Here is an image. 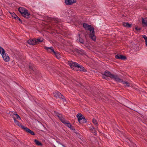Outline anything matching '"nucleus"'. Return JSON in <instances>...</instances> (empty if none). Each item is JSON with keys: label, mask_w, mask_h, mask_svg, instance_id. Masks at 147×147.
Returning a JSON list of instances; mask_svg holds the SVG:
<instances>
[{"label": "nucleus", "mask_w": 147, "mask_h": 147, "mask_svg": "<svg viewBox=\"0 0 147 147\" xmlns=\"http://www.w3.org/2000/svg\"><path fill=\"white\" fill-rule=\"evenodd\" d=\"M91 25H89L86 23L83 24V26L84 28L86 30H87L88 29L90 26Z\"/></svg>", "instance_id": "nucleus-21"}, {"label": "nucleus", "mask_w": 147, "mask_h": 147, "mask_svg": "<svg viewBox=\"0 0 147 147\" xmlns=\"http://www.w3.org/2000/svg\"><path fill=\"white\" fill-rule=\"evenodd\" d=\"M104 76L103 75V76H102V78H103V79H106L107 80V79L106 78H107V77L106 76Z\"/></svg>", "instance_id": "nucleus-37"}, {"label": "nucleus", "mask_w": 147, "mask_h": 147, "mask_svg": "<svg viewBox=\"0 0 147 147\" xmlns=\"http://www.w3.org/2000/svg\"><path fill=\"white\" fill-rule=\"evenodd\" d=\"M146 42V45L147 46V41L146 42Z\"/></svg>", "instance_id": "nucleus-39"}, {"label": "nucleus", "mask_w": 147, "mask_h": 147, "mask_svg": "<svg viewBox=\"0 0 147 147\" xmlns=\"http://www.w3.org/2000/svg\"><path fill=\"white\" fill-rule=\"evenodd\" d=\"M135 29L136 30H141V28H138V27H137L135 28Z\"/></svg>", "instance_id": "nucleus-35"}, {"label": "nucleus", "mask_w": 147, "mask_h": 147, "mask_svg": "<svg viewBox=\"0 0 147 147\" xmlns=\"http://www.w3.org/2000/svg\"><path fill=\"white\" fill-rule=\"evenodd\" d=\"M119 80H116V82H122L125 86H129V83L127 81H124L122 79H121L119 78Z\"/></svg>", "instance_id": "nucleus-11"}, {"label": "nucleus", "mask_w": 147, "mask_h": 147, "mask_svg": "<svg viewBox=\"0 0 147 147\" xmlns=\"http://www.w3.org/2000/svg\"><path fill=\"white\" fill-rule=\"evenodd\" d=\"M55 57L58 59H60L61 57V55L58 52L55 51L53 53Z\"/></svg>", "instance_id": "nucleus-18"}, {"label": "nucleus", "mask_w": 147, "mask_h": 147, "mask_svg": "<svg viewBox=\"0 0 147 147\" xmlns=\"http://www.w3.org/2000/svg\"><path fill=\"white\" fill-rule=\"evenodd\" d=\"M87 30L90 31L89 37L93 41H95L96 40V37L94 34V28L91 25H90V26L89 27V28Z\"/></svg>", "instance_id": "nucleus-4"}, {"label": "nucleus", "mask_w": 147, "mask_h": 147, "mask_svg": "<svg viewBox=\"0 0 147 147\" xmlns=\"http://www.w3.org/2000/svg\"><path fill=\"white\" fill-rule=\"evenodd\" d=\"M68 64L71 68L74 69V67L77 68V71H79L86 72L87 70L82 65L79 64L76 62H73L72 61H69L68 62Z\"/></svg>", "instance_id": "nucleus-1"}, {"label": "nucleus", "mask_w": 147, "mask_h": 147, "mask_svg": "<svg viewBox=\"0 0 147 147\" xmlns=\"http://www.w3.org/2000/svg\"><path fill=\"white\" fill-rule=\"evenodd\" d=\"M65 125L69 128H71V127L72 126V125L69 123V121H67Z\"/></svg>", "instance_id": "nucleus-27"}, {"label": "nucleus", "mask_w": 147, "mask_h": 147, "mask_svg": "<svg viewBox=\"0 0 147 147\" xmlns=\"http://www.w3.org/2000/svg\"><path fill=\"white\" fill-rule=\"evenodd\" d=\"M74 132L76 133L78 136V135L79 136H80V134L77 132V131L75 130V129H74Z\"/></svg>", "instance_id": "nucleus-33"}, {"label": "nucleus", "mask_w": 147, "mask_h": 147, "mask_svg": "<svg viewBox=\"0 0 147 147\" xmlns=\"http://www.w3.org/2000/svg\"><path fill=\"white\" fill-rule=\"evenodd\" d=\"M26 131L27 133L30 134L32 135H35V133L33 131L31 130L28 128L25 127L23 129Z\"/></svg>", "instance_id": "nucleus-12"}, {"label": "nucleus", "mask_w": 147, "mask_h": 147, "mask_svg": "<svg viewBox=\"0 0 147 147\" xmlns=\"http://www.w3.org/2000/svg\"><path fill=\"white\" fill-rule=\"evenodd\" d=\"M84 117L82 114L79 113L76 116V117L77 118L78 120L79 123H80L81 121V120Z\"/></svg>", "instance_id": "nucleus-16"}, {"label": "nucleus", "mask_w": 147, "mask_h": 147, "mask_svg": "<svg viewBox=\"0 0 147 147\" xmlns=\"http://www.w3.org/2000/svg\"><path fill=\"white\" fill-rule=\"evenodd\" d=\"M11 14V16L13 18L15 19H17V17L18 16L15 14V13H11L9 12Z\"/></svg>", "instance_id": "nucleus-24"}, {"label": "nucleus", "mask_w": 147, "mask_h": 147, "mask_svg": "<svg viewBox=\"0 0 147 147\" xmlns=\"http://www.w3.org/2000/svg\"><path fill=\"white\" fill-rule=\"evenodd\" d=\"M17 19H18V20L21 23H22V20L20 18H19L18 17H17Z\"/></svg>", "instance_id": "nucleus-36"}, {"label": "nucleus", "mask_w": 147, "mask_h": 147, "mask_svg": "<svg viewBox=\"0 0 147 147\" xmlns=\"http://www.w3.org/2000/svg\"><path fill=\"white\" fill-rule=\"evenodd\" d=\"M142 24H144V26H147V18L144 19L142 18Z\"/></svg>", "instance_id": "nucleus-20"}, {"label": "nucleus", "mask_w": 147, "mask_h": 147, "mask_svg": "<svg viewBox=\"0 0 147 147\" xmlns=\"http://www.w3.org/2000/svg\"><path fill=\"white\" fill-rule=\"evenodd\" d=\"M86 119L85 118V117H84L81 120V121L80 123H86Z\"/></svg>", "instance_id": "nucleus-28"}, {"label": "nucleus", "mask_w": 147, "mask_h": 147, "mask_svg": "<svg viewBox=\"0 0 147 147\" xmlns=\"http://www.w3.org/2000/svg\"><path fill=\"white\" fill-rule=\"evenodd\" d=\"M102 74L107 77H109L111 79L115 80V81L119 80L117 75L112 74L110 72L107 70L105 71Z\"/></svg>", "instance_id": "nucleus-3"}, {"label": "nucleus", "mask_w": 147, "mask_h": 147, "mask_svg": "<svg viewBox=\"0 0 147 147\" xmlns=\"http://www.w3.org/2000/svg\"><path fill=\"white\" fill-rule=\"evenodd\" d=\"M35 41H36L35 38L30 39L27 41V42L29 45H36Z\"/></svg>", "instance_id": "nucleus-9"}, {"label": "nucleus", "mask_w": 147, "mask_h": 147, "mask_svg": "<svg viewBox=\"0 0 147 147\" xmlns=\"http://www.w3.org/2000/svg\"><path fill=\"white\" fill-rule=\"evenodd\" d=\"M5 52V50L1 47L0 46V53L1 55L2 54H4Z\"/></svg>", "instance_id": "nucleus-26"}, {"label": "nucleus", "mask_w": 147, "mask_h": 147, "mask_svg": "<svg viewBox=\"0 0 147 147\" xmlns=\"http://www.w3.org/2000/svg\"><path fill=\"white\" fill-rule=\"evenodd\" d=\"M34 142L38 146H42V143L37 140L35 139L34 140Z\"/></svg>", "instance_id": "nucleus-22"}, {"label": "nucleus", "mask_w": 147, "mask_h": 147, "mask_svg": "<svg viewBox=\"0 0 147 147\" xmlns=\"http://www.w3.org/2000/svg\"><path fill=\"white\" fill-rule=\"evenodd\" d=\"M92 122L94 124H95V125H96V126L97 125L98 123H97V121L95 119H92Z\"/></svg>", "instance_id": "nucleus-30"}, {"label": "nucleus", "mask_w": 147, "mask_h": 147, "mask_svg": "<svg viewBox=\"0 0 147 147\" xmlns=\"http://www.w3.org/2000/svg\"><path fill=\"white\" fill-rule=\"evenodd\" d=\"M76 1V0H65V3L67 5H71Z\"/></svg>", "instance_id": "nucleus-10"}, {"label": "nucleus", "mask_w": 147, "mask_h": 147, "mask_svg": "<svg viewBox=\"0 0 147 147\" xmlns=\"http://www.w3.org/2000/svg\"><path fill=\"white\" fill-rule=\"evenodd\" d=\"M53 147H56L54 145Z\"/></svg>", "instance_id": "nucleus-40"}, {"label": "nucleus", "mask_w": 147, "mask_h": 147, "mask_svg": "<svg viewBox=\"0 0 147 147\" xmlns=\"http://www.w3.org/2000/svg\"><path fill=\"white\" fill-rule=\"evenodd\" d=\"M79 41L82 44H84V40L81 38L80 36V35L79 34Z\"/></svg>", "instance_id": "nucleus-25"}, {"label": "nucleus", "mask_w": 147, "mask_h": 147, "mask_svg": "<svg viewBox=\"0 0 147 147\" xmlns=\"http://www.w3.org/2000/svg\"><path fill=\"white\" fill-rule=\"evenodd\" d=\"M29 69H30V72L33 73V74H35L36 75V77L37 78V75H38V76L39 75L38 74L39 72L38 70H36L33 65H30L29 66Z\"/></svg>", "instance_id": "nucleus-6"}, {"label": "nucleus", "mask_w": 147, "mask_h": 147, "mask_svg": "<svg viewBox=\"0 0 147 147\" xmlns=\"http://www.w3.org/2000/svg\"><path fill=\"white\" fill-rule=\"evenodd\" d=\"M53 94L54 96L57 98H59L62 100L63 102L66 101L64 96L59 92L55 91L53 92Z\"/></svg>", "instance_id": "nucleus-5"}, {"label": "nucleus", "mask_w": 147, "mask_h": 147, "mask_svg": "<svg viewBox=\"0 0 147 147\" xmlns=\"http://www.w3.org/2000/svg\"><path fill=\"white\" fill-rule=\"evenodd\" d=\"M91 132L94 135H96V131L95 129L91 131Z\"/></svg>", "instance_id": "nucleus-32"}, {"label": "nucleus", "mask_w": 147, "mask_h": 147, "mask_svg": "<svg viewBox=\"0 0 147 147\" xmlns=\"http://www.w3.org/2000/svg\"><path fill=\"white\" fill-rule=\"evenodd\" d=\"M90 129L91 130V131L95 129L92 126L90 127Z\"/></svg>", "instance_id": "nucleus-34"}, {"label": "nucleus", "mask_w": 147, "mask_h": 147, "mask_svg": "<svg viewBox=\"0 0 147 147\" xmlns=\"http://www.w3.org/2000/svg\"><path fill=\"white\" fill-rule=\"evenodd\" d=\"M58 114H57V113H56V115H58Z\"/></svg>", "instance_id": "nucleus-41"}, {"label": "nucleus", "mask_w": 147, "mask_h": 147, "mask_svg": "<svg viewBox=\"0 0 147 147\" xmlns=\"http://www.w3.org/2000/svg\"><path fill=\"white\" fill-rule=\"evenodd\" d=\"M129 140V141H130V142H131V141H130V140Z\"/></svg>", "instance_id": "nucleus-42"}, {"label": "nucleus", "mask_w": 147, "mask_h": 147, "mask_svg": "<svg viewBox=\"0 0 147 147\" xmlns=\"http://www.w3.org/2000/svg\"><path fill=\"white\" fill-rule=\"evenodd\" d=\"M13 118L16 125L19 126L20 127H21L22 129H23L24 128V126L22 125L21 123H20L18 120H16L15 117H13Z\"/></svg>", "instance_id": "nucleus-14"}, {"label": "nucleus", "mask_w": 147, "mask_h": 147, "mask_svg": "<svg viewBox=\"0 0 147 147\" xmlns=\"http://www.w3.org/2000/svg\"><path fill=\"white\" fill-rule=\"evenodd\" d=\"M115 57L116 59L123 60H124L126 59V57L125 56L119 54L116 55L115 56Z\"/></svg>", "instance_id": "nucleus-13"}, {"label": "nucleus", "mask_w": 147, "mask_h": 147, "mask_svg": "<svg viewBox=\"0 0 147 147\" xmlns=\"http://www.w3.org/2000/svg\"><path fill=\"white\" fill-rule=\"evenodd\" d=\"M4 60L6 62H8L9 61L10 58L7 54L5 53L1 55Z\"/></svg>", "instance_id": "nucleus-7"}, {"label": "nucleus", "mask_w": 147, "mask_h": 147, "mask_svg": "<svg viewBox=\"0 0 147 147\" xmlns=\"http://www.w3.org/2000/svg\"><path fill=\"white\" fill-rule=\"evenodd\" d=\"M71 128H70L71 129L73 130H74V129H75L74 127H73L72 126H71Z\"/></svg>", "instance_id": "nucleus-38"}, {"label": "nucleus", "mask_w": 147, "mask_h": 147, "mask_svg": "<svg viewBox=\"0 0 147 147\" xmlns=\"http://www.w3.org/2000/svg\"><path fill=\"white\" fill-rule=\"evenodd\" d=\"M57 116L59 118V119L61 120V122L65 124L67 122L66 120L62 117V115L59 114H58V115Z\"/></svg>", "instance_id": "nucleus-8"}, {"label": "nucleus", "mask_w": 147, "mask_h": 147, "mask_svg": "<svg viewBox=\"0 0 147 147\" xmlns=\"http://www.w3.org/2000/svg\"><path fill=\"white\" fill-rule=\"evenodd\" d=\"M123 26L127 28H131L132 26L131 24H129L128 22H124L123 23Z\"/></svg>", "instance_id": "nucleus-17"}, {"label": "nucleus", "mask_w": 147, "mask_h": 147, "mask_svg": "<svg viewBox=\"0 0 147 147\" xmlns=\"http://www.w3.org/2000/svg\"><path fill=\"white\" fill-rule=\"evenodd\" d=\"M13 115H15L16 118L17 119H21L20 117L17 113L15 114V113H13Z\"/></svg>", "instance_id": "nucleus-29"}, {"label": "nucleus", "mask_w": 147, "mask_h": 147, "mask_svg": "<svg viewBox=\"0 0 147 147\" xmlns=\"http://www.w3.org/2000/svg\"><path fill=\"white\" fill-rule=\"evenodd\" d=\"M143 38H144L145 40V42H146L147 41V37L144 35H143L142 36Z\"/></svg>", "instance_id": "nucleus-31"}, {"label": "nucleus", "mask_w": 147, "mask_h": 147, "mask_svg": "<svg viewBox=\"0 0 147 147\" xmlns=\"http://www.w3.org/2000/svg\"><path fill=\"white\" fill-rule=\"evenodd\" d=\"M75 51L77 53L81 54H82L84 53V51L82 50H79L78 49H76Z\"/></svg>", "instance_id": "nucleus-23"}, {"label": "nucleus", "mask_w": 147, "mask_h": 147, "mask_svg": "<svg viewBox=\"0 0 147 147\" xmlns=\"http://www.w3.org/2000/svg\"><path fill=\"white\" fill-rule=\"evenodd\" d=\"M44 48L45 49H46L48 52L51 53L52 54H53L55 51L53 49V47H45Z\"/></svg>", "instance_id": "nucleus-15"}, {"label": "nucleus", "mask_w": 147, "mask_h": 147, "mask_svg": "<svg viewBox=\"0 0 147 147\" xmlns=\"http://www.w3.org/2000/svg\"><path fill=\"white\" fill-rule=\"evenodd\" d=\"M35 42H36V45L39 44L43 41V40H41L40 38H35Z\"/></svg>", "instance_id": "nucleus-19"}, {"label": "nucleus", "mask_w": 147, "mask_h": 147, "mask_svg": "<svg viewBox=\"0 0 147 147\" xmlns=\"http://www.w3.org/2000/svg\"><path fill=\"white\" fill-rule=\"evenodd\" d=\"M18 10L24 18L27 19L30 17V14L26 9L23 7H20L19 8Z\"/></svg>", "instance_id": "nucleus-2"}]
</instances>
